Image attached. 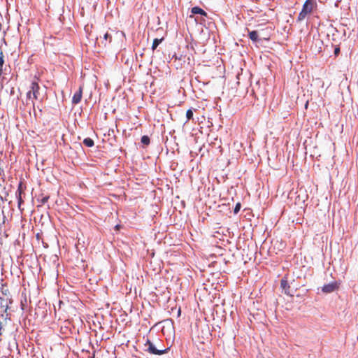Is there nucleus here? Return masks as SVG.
<instances>
[{
  "label": "nucleus",
  "mask_w": 358,
  "mask_h": 358,
  "mask_svg": "<svg viewBox=\"0 0 358 358\" xmlns=\"http://www.w3.org/2000/svg\"><path fill=\"white\" fill-rule=\"evenodd\" d=\"M229 62L231 66V69L228 66L227 76H225V80L227 78L229 85L231 83V90L229 92V94H231L234 95L236 88V85H239V76L242 71L241 65V59L238 56L233 57L232 56L229 58Z\"/></svg>",
  "instance_id": "f257e3e1"
},
{
  "label": "nucleus",
  "mask_w": 358,
  "mask_h": 358,
  "mask_svg": "<svg viewBox=\"0 0 358 358\" xmlns=\"http://www.w3.org/2000/svg\"><path fill=\"white\" fill-rule=\"evenodd\" d=\"M225 243V264H236V253L238 252V248L235 244H231L229 241Z\"/></svg>",
  "instance_id": "f03ea898"
},
{
  "label": "nucleus",
  "mask_w": 358,
  "mask_h": 358,
  "mask_svg": "<svg viewBox=\"0 0 358 358\" xmlns=\"http://www.w3.org/2000/svg\"><path fill=\"white\" fill-rule=\"evenodd\" d=\"M40 87L36 81H33L30 86V90L27 92V104L31 103L34 108V100H38L39 96Z\"/></svg>",
  "instance_id": "7ed1b4c3"
},
{
  "label": "nucleus",
  "mask_w": 358,
  "mask_h": 358,
  "mask_svg": "<svg viewBox=\"0 0 358 358\" xmlns=\"http://www.w3.org/2000/svg\"><path fill=\"white\" fill-rule=\"evenodd\" d=\"M317 6L315 0H306L303 6L301 11L298 16V21L303 20L307 15L312 13L313 9Z\"/></svg>",
  "instance_id": "20e7f679"
},
{
  "label": "nucleus",
  "mask_w": 358,
  "mask_h": 358,
  "mask_svg": "<svg viewBox=\"0 0 358 358\" xmlns=\"http://www.w3.org/2000/svg\"><path fill=\"white\" fill-rule=\"evenodd\" d=\"M145 346L147 348L146 350L152 355H161L167 352V349H157L155 345L148 339L147 340Z\"/></svg>",
  "instance_id": "39448f33"
},
{
  "label": "nucleus",
  "mask_w": 358,
  "mask_h": 358,
  "mask_svg": "<svg viewBox=\"0 0 358 358\" xmlns=\"http://www.w3.org/2000/svg\"><path fill=\"white\" fill-rule=\"evenodd\" d=\"M339 287V283L336 281L331 282L329 284L324 285L322 290L324 293H331Z\"/></svg>",
  "instance_id": "423d86ee"
},
{
  "label": "nucleus",
  "mask_w": 358,
  "mask_h": 358,
  "mask_svg": "<svg viewBox=\"0 0 358 358\" xmlns=\"http://www.w3.org/2000/svg\"><path fill=\"white\" fill-rule=\"evenodd\" d=\"M227 196H225V206H230V201H234V196L236 195V190L234 186H231L227 191Z\"/></svg>",
  "instance_id": "0eeeda50"
},
{
  "label": "nucleus",
  "mask_w": 358,
  "mask_h": 358,
  "mask_svg": "<svg viewBox=\"0 0 358 358\" xmlns=\"http://www.w3.org/2000/svg\"><path fill=\"white\" fill-rule=\"evenodd\" d=\"M83 87L80 86L78 90L73 94L72 98V103L74 105L80 102L83 96Z\"/></svg>",
  "instance_id": "6e6552de"
},
{
  "label": "nucleus",
  "mask_w": 358,
  "mask_h": 358,
  "mask_svg": "<svg viewBox=\"0 0 358 358\" xmlns=\"http://www.w3.org/2000/svg\"><path fill=\"white\" fill-rule=\"evenodd\" d=\"M280 286L282 287V289H283L284 291V293L287 295H290V296H292L293 294H292L291 291H290V286L287 282V280L285 278H282L280 281Z\"/></svg>",
  "instance_id": "1a4fd4ad"
},
{
  "label": "nucleus",
  "mask_w": 358,
  "mask_h": 358,
  "mask_svg": "<svg viewBox=\"0 0 358 358\" xmlns=\"http://www.w3.org/2000/svg\"><path fill=\"white\" fill-rule=\"evenodd\" d=\"M191 13L192 14H200V15H204V16L207 15L206 12L198 6L193 7L191 10Z\"/></svg>",
  "instance_id": "9d476101"
},
{
  "label": "nucleus",
  "mask_w": 358,
  "mask_h": 358,
  "mask_svg": "<svg viewBox=\"0 0 358 358\" xmlns=\"http://www.w3.org/2000/svg\"><path fill=\"white\" fill-rule=\"evenodd\" d=\"M249 37L252 41H258V33L257 31H252L249 33Z\"/></svg>",
  "instance_id": "9b49d317"
},
{
  "label": "nucleus",
  "mask_w": 358,
  "mask_h": 358,
  "mask_svg": "<svg viewBox=\"0 0 358 358\" xmlns=\"http://www.w3.org/2000/svg\"><path fill=\"white\" fill-rule=\"evenodd\" d=\"M83 144L87 147H92L94 145V141L90 138H86L83 140Z\"/></svg>",
  "instance_id": "f8f14e48"
},
{
  "label": "nucleus",
  "mask_w": 358,
  "mask_h": 358,
  "mask_svg": "<svg viewBox=\"0 0 358 358\" xmlns=\"http://www.w3.org/2000/svg\"><path fill=\"white\" fill-rule=\"evenodd\" d=\"M164 40V38H155L152 45V50H155L159 43Z\"/></svg>",
  "instance_id": "ddd939ff"
},
{
  "label": "nucleus",
  "mask_w": 358,
  "mask_h": 358,
  "mask_svg": "<svg viewBox=\"0 0 358 358\" xmlns=\"http://www.w3.org/2000/svg\"><path fill=\"white\" fill-rule=\"evenodd\" d=\"M49 198H50L49 196H42L41 199L38 198L37 201L40 203V205H38V206H41L45 204L46 202H48Z\"/></svg>",
  "instance_id": "4468645a"
},
{
  "label": "nucleus",
  "mask_w": 358,
  "mask_h": 358,
  "mask_svg": "<svg viewBox=\"0 0 358 358\" xmlns=\"http://www.w3.org/2000/svg\"><path fill=\"white\" fill-rule=\"evenodd\" d=\"M141 141L145 145H148L150 144V138L148 136H143L141 137Z\"/></svg>",
  "instance_id": "2eb2a0df"
},
{
  "label": "nucleus",
  "mask_w": 358,
  "mask_h": 358,
  "mask_svg": "<svg viewBox=\"0 0 358 358\" xmlns=\"http://www.w3.org/2000/svg\"><path fill=\"white\" fill-rule=\"evenodd\" d=\"M3 63H4L3 53V51L0 49V73H1Z\"/></svg>",
  "instance_id": "dca6fc26"
},
{
  "label": "nucleus",
  "mask_w": 358,
  "mask_h": 358,
  "mask_svg": "<svg viewBox=\"0 0 358 358\" xmlns=\"http://www.w3.org/2000/svg\"><path fill=\"white\" fill-rule=\"evenodd\" d=\"M186 117H187V122L193 117V110L192 108L187 110Z\"/></svg>",
  "instance_id": "f3484780"
},
{
  "label": "nucleus",
  "mask_w": 358,
  "mask_h": 358,
  "mask_svg": "<svg viewBox=\"0 0 358 358\" xmlns=\"http://www.w3.org/2000/svg\"><path fill=\"white\" fill-rule=\"evenodd\" d=\"M103 38V41H107L108 40H109V42L110 43L112 37L108 32H106V34H104Z\"/></svg>",
  "instance_id": "a211bd4d"
},
{
  "label": "nucleus",
  "mask_w": 358,
  "mask_h": 358,
  "mask_svg": "<svg viewBox=\"0 0 358 358\" xmlns=\"http://www.w3.org/2000/svg\"><path fill=\"white\" fill-rule=\"evenodd\" d=\"M240 209H241V203H240V202H237L236 204V206L234 209V213L237 214L239 212Z\"/></svg>",
  "instance_id": "6ab92c4d"
},
{
  "label": "nucleus",
  "mask_w": 358,
  "mask_h": 358,
  "mask_svg": "<svg viewBox=\"0 0 358 358\" xmlns=\"http://www.w3.org/2000/svg\"><path fill=\"white\" fill-rule=\"evenodd\" d=\"M339 52H340V48L338 47L336 48L334 50V54L336 55H338Z\"/></svg>",
  "instance_id": "aec40b11"
},
{
  "label": "nucleus",
  "mask_w": 358,
  "mask_h": 358,
  "mask_svg": "<svg viewBox=\"0 0 358 358\" xmlns=\"http://www.w3.org/2000/svg\"><path fill=\"white\" fill-rule=\"evenodd\" d=\"M238 101H239V99H235V102L238 103Z\"/></svg>",
  "instance_id": "412c9836"
},
{
  "label": "nucleus",
  "mask_w": 358,
  "mask_h": 358,
  "mask_svg": "<svg viewBox=\"0 0 358 358\" xmlns=\"http://www.w3.org/2000/svg\"><path fill=\"white\" fill-rule=\"evenodd\" d=\"M188 59L189 60V62H191V58L190 57H188Z\"/></svg>",
  "instance_id": "4be33fe9"
},
{
  "label": "nucleus",
  "mask_w": 358,
  "mask_h": 358,
  "mask_svg": "<svg viewBox=\"0 0 358 358\" xmlns=\"http://www.w3.org/2000/svg\"><path fill=\"white\" fill-rule=\"evenodd\" d=\"M91 358H94V356L92 357Z\"/></svg>",
  "instance_id": "5701e85b"
}]
</instances>
